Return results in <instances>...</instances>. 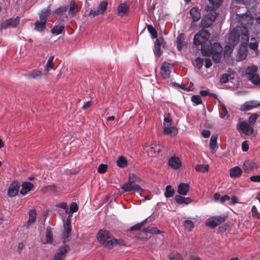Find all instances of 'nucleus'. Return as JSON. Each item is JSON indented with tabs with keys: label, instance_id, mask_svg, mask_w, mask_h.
Returning <instances> with one entry per match:
<instances>
[{
	"label": "nucleus",
	"instance_id": "nucleus-22",
	"mask_svg": "<svg viewBox=\"0 0 260 260\" xmlns=\"http://www.w3.org/2000/svg\"><path fill=\"white\" fill-rule=\"evenodd\" d=\"M189 189V185L187 183H181L178 186V192L181 196L187 194Z\"/></svg>",
	"mask_w": 260,
	"mask_h": 260
},
{
	"label": "nucleus",
	"instance_id": "nucleus-36",
	"mask_svg": "<svg viewBox=\"0 0 260 260\" xmlns=\"http://www.w3.org/2000/svg\"><path fill=\"white\" fill-rule=\"evenodd\" d=\"M209 3L212 6V8L207 7L206 9L207 11H210L212 9L218 7L221 3V0H208Z\"/></svg>",
	"mask_w": 260,
	"mask_h": 260
},
{
	"label": "nucleus",
	"instance_id": "nucleus-20",
	"mask_svg": "<svg viewBox=\"0 0 260 260\" xmlns=\"http://www.w3.org/2000/svg\"><path fill=\"white\" fill-rule=\"evenodd\" d=\"M71 232L70 221L67 220L64 223V232L62 233V239L63 242H66Z\"/></svg>",
	"mask_w": 260,
	"mask_h": 260
},
{
	"label": "nucleus",
	"instance_id": "nucleus-56",
	"mask_svg": "<svg viewBox=\"0 0 260 260\" xmlns=\"http://www.w3.org/2000/svg\"><path fill=\"white\" fill-rule=\"evenodd\" d=\"M144 222V221L140 222V223H138L135 224V225L131 227V230L137 231V230L140 229L143 226Z\"/></svg>",
	"mask_w": 260,
	"mask_h": 260
},
{
	"label": "nucleus",
	"instance_id": "nucleus-13",
	"mask_svg": "<svg viewBox=\"0 0 260 260\" xmlns=\"http://www.w3.org/2000/svg\"><path fill=\"white\" fill-rule=\"evenodd\" d=\"M68 250V247L67 246L59 248L54 254L52 260H64Z\"/></svg>",
	"mask_w": 260,
	"mask_h": 260
},
{
	"label": "nucleus",
	"instance_id": "nucleus-25",
	"mask_svg": "<svg viewBox=\"0 0 260 260\" xmlns=\"http://www.w3.org/2000/svg\"><path fill=\"white\" fill-rule=\"evenodd\" d=\"M42 73L38 70H34L29 72L25 75V77L28 79H41L42 77Z\"/></svg>",
	"mask_w": 260,
	"mask_h": 260
},
{
	"label": "nucleus",
	"instance_id": "nucleus-42",
	"mask_svg": "<svg viewBox=\"0 0 260 260\" xmlns=\"http://www.w3.org/2000/svg\"><path fill=\"white\" fill-rule=\"evenodd\" d=\"M174 190L171 185H167L166 188L165 196L166 198H170L173 196Z\"/></svg>",
	"mask_w": 260,
	"mask_h": 260
},
{
	"label": "nucleus",
	"instance_id": "nucleus-16",
	"mask_svg": "<svg viewBox=\"0 0 260 260\" xmlns=\"http://www.w3.org/2000/svg\"><path fill=\"white\" fill-rule=\"evenodd\" d=\"M19 185L18 181H14L11 183L8 189V195L10 197H15L18 193Z\"/></svg>",
	"mask_w": 260,
	"mask_h": 260
},
{
	"label": "nucleus",
	"instance_id": "nucleus-29",
	"mask_svg": "<svg viewBox=\"0 0 260 260\" xmlns=\"http://www.w3.org/2000/svg\"><path fill=\"white\" fill-rule=\"evenodd\" d=\"M53 241V233L51 228L48 227L45 233V241L43 242L44 244H51Z\"/></svg>",
	"mask_w": 260,
	"mask_h": 260
},
{
	"label": "nucleus",
	"instance_id": "nucleus-52",
	"mask_svg": "<svg viewBox=\"0 0 260 260\" xmlns=\"http://www.w3.org/2000/svg\"><path fill=\"white\" fill-rule=\"evenodd\" d=\"M258 115L256 113L252 114L249 117L248 121L250 124H254L255 123Z\"/></svg>",
	"mask_w": 260,
	"mask_h": 260
},
{
	"label": "nucleus",
	"instance_id": "nucleus-34",
	"mask_svg": "<svg viewBox=\"0 0 260 260\" xmlns=\"http://www.w3.org/2000/svg\"><path fill=\"white\" fill-rule=\"evenodd\" d=\"M108 6V2L106 1H102L99 5L97 10L100 15H103L106 11Z\"/></svg>",
	"mask_w": 260,
	"mask_h": 260
},
{
	"label": "nucleus",
	"instance_id": "nucleus-15",
	"mask_svg": "<svg viewBox=\"0 0 260 260\" xmlns=\"http://www.w3.org/2000/svg\"><path fill=\"white\" fill-rule=\"evenodd\" d=\"M259 168L257 164L250 160L245 161L243 164V168L245 172L249 173Z\"/></svg>",
	"mask_w": 260,
	"mask_h": 260
},
{
	"label": "nucleus",
	"instance_id": "nucleus-50",
	"mask_svg": "<svg viewBox=\"0 0 260 260\" xmlns=\"http://www.w3.org/2000/svg\"><path fill=\"white\" fill-rule=\"evenodd\" d=\"M191 101L193 103H195L196 105H199L202 103V99L200 95H194L191 98Z\"/></svg>",
	"mask_w": 260,
	"mask_h": 260
},
{
	"label": "nucleus",
	"instance_id": "nucleus-19",
	"mask_svg": "<svg viewBox=\"0 0 260 260\" xmlns=\"http://www.w3.org/2000/svg\"><path fill=\"white\" fill-rule=\"evenodd\" d=\"M190 15L193 22L198 21L201 18V13L197 7L192 8L189 11Z\"/></svg>",
	"mask_w": 260,
	"mask_h": 260
},
{
	"label": "nucleus",
	"instance_id": "nucleus-10",
	"mask_svg": "<svg viewBox=\"0 0 260 260\" xmlns=\"http://www.w3.org/2000/svg\"><path fill=\"white\" fill-rule=\"evenodd\" d=\"M121 188L124 191H134L140 193L143 190V189L140 185L129 181L124 183Z\"/></svg>",
	"mask_w": 260,
	"mask_h": 260
},
{
	"label": "nucleus",
	"instance_id": "nucleus-46",
	"mask_svg": "<svg viewBox=\"0 0 260 260\" xmlns=\"http://www.w3.org/2000/svg\"><path fill=\"white\" fill-rule=\"evenodd\" d=\"M57 189V187L55 185H51L44 187L43 188H42V191L44 192H46L48 191H51L54 192L56 191Z\"/></svg>",
	"mask_w": 260,
	"mask_h": 260
},
{
	"label": "nucleus",
	"instance_id": "nucleus-21",
	"mask_svg": "<svg viewBox=\"0 0 260 260\" xmlns=\"http://www.w3.org/2000/svg\"><path fill=\"white\" fill-rule=\"evenodd\" d=\"M149 147L151 151L153 152L154 154H158L161 150V146L156 141H152L151 142V144L149 145Z\"/></svg>",
	"mask_w": 260,
	"mask_h": 260
},
{
	"label": "nucleus",
	"instance_id": "nucleus-8",
	"mask_svg": "<svg viewBox=\"0 0 260 260\" xmlns=\"http://www.w3.org/2000/svg\"><path fill=\"white\" fill-rule=\"evenodd\" d=\"M237 129L246 136L250 135L253 133V128L245 121H239L237 124Z\"/></svg>",
	"mask_w": 260,
	"mask_h": 260
},
{
	"label": "nucleus",
	"instance_id": "nucleus-32",
	"mask_svg": "<svg viewBox=\"0 0 260 260\" xmlns=\"http://www.w3.org/2000/svg\"><path fill=\"white\" fill-rule=\"evenodd\" d=\"M46 23V22L40 20L36 21L34 24L35 30L39 32L43 31L45 28Z\"/></svg>",
	"mask_w": 260,
	"mask_h": 260
},
{
	"label": "nucleus",
	"instance_id": "nucleus-49",
	"mask_svg": "<svg viewBox=\"0 0 260 260\" xmlns=\"http://www.w3.org/2000/svg\"><path fill=\"white\" fill-rule=\"evenodd\" d=\"M147 29L153 38H157V32L152 26L150 25H148Z\"/></svg>",
	"mask_w": 260,
	"mask_h": 260
},
{
	"label": "nucleus",
	"instance_id": "nucleus-53",
	"mask_svg": "<svg viewBox=\"0 0 260 260\" xmlns=\"http://www.w3.org/2000/svg\"><path fill=\"white\" fill-rule=\"evenodd\" d=\"M229 75L227 74H223L220 79V81L221 83H226L229 81Z\"/></svg>",
	"mask_w": 260,
	"mask_h": 260
},
{
	"label": "nucleus",
	"instance_id": "nucleus-43",
	"mask_svg": "<svg viewBox=\"0 0 260 260\" xmlns=\"http://www.w3.org/2000/svg\"><path fill=\"white\" fill-rule=\"evenodd\" d=\"M117 164L120 168H124L127 166V160L124 157L121 156L117 159Z\"/></svg>",
	"mask_w": 260,
	"mask_h": 260
},
{
	"label": "nucleus",
	"instance_id": "nucleus-37",
	"mask_svg": "<svg viewBox=\"0 0 260 260\" xmlns=\"http://www.w3.org/2000/svg\"><path fill=\"white\" fill-rule=\"evenodd\" d=\"M258 43L254 38H251V42L249 44V47L251 49L253 50L258 54V51L257 49Z\"/></svg>",
	"mask_w": 260,
	"mask_h": 260
},
{
	"label": "nucleus",
	"instance_id": "nucleus-33",
	"mask_svg": "<svg viewBox=\"0 0 260 260\" xmlns=\"http://www.w3.org/2000/svg\"><path fill=\"white\" fill-rule=\"evenodd\" d=\"M53 60H54V56H51L49 57L46 64L45 66L44 70L47 72L48 73L50 70H53Z\"/></svg>",
	"mask_w": 260,
	"mask_h": 260
},
{
	"label": "nucleus",
	"instance_id": "nucleus-23",
	"mask_svg": "<svg viewBox=\"0 0 260 260\" xmlns=\"http://www.w3.org/2000/svg\"><path fill=\"white\" fill-rule=\"evenodd\" d=\"M52 13L49 7L43 9L39 13L40 20L46 22L47 18L51 16Z\"/></svg>",
	"mask_w": 260,
	"mask_h": 260
},
{
	"label": "nucleus",
	"instance_id": "nucleus-64",
	"mask_svg": "<svg viewBox=\"0 0 260 260\" xmlns=\"http://www.w3.org/2000/svg\"><path fill=\"white\" fill-rule=\"evenodd\" d=\"M210 132L209 130H203L202 132V134L205 138H208L210 135Z\"/></svg>",
	"mask_w": 260,
	"mask_h": 260
},
{
	"label": "nucleus",
	"instance_id": "nucleus-54",
	"mask_svg": "<svg viewBox=\"0 0 260 260\" xmlns=\"http://www.w3.org/2000/svg\"><path fill=\"white\" fill-rule=\"evenodd\" d=\"M196 66L199 69H200L202 66H203V59L200 58V57H198L196 58Z\"/></svg>",
	"mask_w": 260,
	"mask_h": 260
},
{
	"label": "nucleus",
	"instance_id": "nucleus-12",
	"mask_svg": "<svg viewBox=\"0 0 260 260\" xmlns=\"http://www.w3.org/2000/svg\"><path fill=\"white\" fill-rule=\"evenodd\" d=\"M172 68V64L169 62H165L162 63L160 68V74L164 78H169Z\"/></svg>",
	"mask_w": 260,
	"mask_h": 260
},
{
	"label": "nucleus",
	"instance_id": "nucleus-40",
	"mask_svg": "<svg viewBox=\"0 0 260 260\" xmlns=\"http://www.w3.org/2000/svg\"><path fill=\"white\" fill-rule=\"evenodd\" d=\"M169 258L170 260H183L182 255L175 252L170 253Z\"/></svg>",
	"mask_w": 260,
	"mask_h": 260
},
{
	"label": "nucleus",
	"instance_id": "nucleus-6",
	"mask_svg": "<svg viewBox=\"0 0 260 260\" xmlns=\"http://www.w3.org/2000/svg\"><path fill=\"white\" fill-rule=\"evenodd\" d=\"M172 119L169 114H166L164 118L163 133L171 137L176 136L178 132L177 127L172 124Z\"/></svg>",
	"mask_w": 260,
	"mask_h": 260
},
{
	"label": "nucleus",
	"instance_id": "nucleus-61",
	"mask_svg": "<svg viewBox=\"0 0 260 260\" xmlns=\"http://www.w3.org/2000/svg\"><path fill=\"white\" fill-rule=\"evenodd\" d=\"M251 211L252 213L253 216L255 217L258 218H259L258 213L257 211V209L255 206H252V207L251 208Z\"/></svg>",
	"mask_w": 260,
	"mask_h": 260
},
{
	"label": "nucleus",
	"instance_id": "nucleus-62",
	"mask_svg": "<svg viewBox=\"0 0 260 260\" xmlns=\"http://www.w3.org/2000/svg\"><path fill=\"white\" fill-rule=\"evenodd\" d=\"M248 145L247 141H244L242 144V148L243 151H247L248 149Z\"/></svg>",
	"mask_w": 260,
	"mask_h": 260
},
{
	"label": "nucleus",
	"instance_id": "nucleus-60",
	"mask_svg": "<svg viewBox=\"0 0 260 260\" xmlns=\"http://www.w3.org/2000/svg\"><path fill=\"white\" fill-rule=\"evenodd\" d=\"M250 179L252 182H260V175H256L251 176L250 177Z\"/></svg>",
	"mask_w": 260,
	"mask_h": 260
},
{
	"label": "nucleus",
	"instance_id": "nucleus-55",
	"mask_svg": "<svg viewBox=\"0 0 260 260\" xmlns=\"http://www.w3.org/2000/svg\"><path fill=\"white\" fill-rule=\"evenodd\" d=\"M107 169V166L104 164H101L98 167V172L100 173H105Z\"/></svg>",
	"mask_w": 260,
	"mask_h": 260
},
{
	"label": "nucleus",
	"instance_id": "nucleus-17",
	"mask_svg": "<svg viewBox=\"0 0 260 260\" xmlns=\"http://www.w3.org/2000/svg\"><path fill=\"white\" fill-rule=\"evenodd\" d=\"M169 166L173 169H178L181 166L180 159L176 156H172L169 160Z\"/></svg>",
	"mask_w": 260,
	"mask_h": 260
},
{
	"label": "nucleus",
	"instance_id": "nucleus-39",
	"mask_svg": "<svg viewBox=\"0 0 260 260\" xmlns=\"http://www.w3.org/2000/svg\"><path fill=\"white\" fill-rule=\"evenodd\" d=\"M78 11V8L77 5H75L74 1H72L70 3V9L69 11V15L72 16H74L76 13Z\"/></svg>",
	"mask_w": 260,
	"mask_h": 260
},
{
	"label": "nucleus",
	"instance_id": "nucleus-30",
	"mask_svg": "<svg viewBox=\"0 0 260 260\" xmlns=\"http://www.w3.org/2000/svg\"><path fill=\"white\" fill-rule=\"evenodd\" d=\"M129 9V7L124 3H121L117 8V14L119 16H123Z\"/></svg>",
	"mask_w": 260,
	"mask_h": 260
},
{
	"label": "nucleus",
	"instance_id": "nucleus-7",
	"mask_svg": "<svg viewBox=\"0 0 260 260\" xmlns=\"http://www.w3.org/2000/svg\"><path fill=\"white\" fill-rule=\"evenodd\" d=\"M227 217L228 216L225 214L211 216L206 219L205 224L206 226L214 229L217 225L224 222Z\"/></svg>",
	"mask_w": 260,
	"mask_h": 260
},
{
	"label": "nucleus",
	"instance_id": "nucleus-44",
	"mask_svg": "<svg viewBox=\"0 0 260 260\" xmlns=\"http://www.w3.org/2000/svg\"><path fill=\"white\" fill-rule=\"evenodd\" d=\"M196 170L198 172H206L209 170V166L208 165H198L196 167Z\"/></svg>",
	"mask_w": 260,
	"mask_h": 260
},
{
	"label": "nucleus",
	"instance_id": "nucleus-14",
	"mask_svg": "<svg viewBox=\"0 0 260 260\" xmlns=\"http://www.w3.org/2000/svg\"><path fill=\"white\" fill-rule=\"evenodd\" d=\"M260 106V102L251 101H248L241 105L240 110L241 111H249L252 108H257Z\"/></svg>",
	"mask_w": 260,
	"mask_h": 260
},
{
	"label": "nucleus",
	"instance_id": "nucleus-47",
	"mask_svg": "<svg viewBox=\"0 0 260 260\" xmlns=\"http://www.w3.org/2000/svg\"><path fill=\"white\" fill-rule=\"evenodd\" d=\"M67 10V7L66 6L60 7L57 9H56L54 12L52 13V15H54L56 14L60 15L66 12Z\"/></svg>",
	"mask_w": 260,
	"mask_h": 260
},
{
	"label": "nucleus",
	"instance_id": "nucleus-51",
	"mask_svg": "<svg viewBox=\"0 0 260 260\" xmlns=\"http://www.w3.org/2000/svg\"><path fill=\"white\" fill-rule=\"evenodd\" d=\"M78 210V206L76 203H72L70 205L69 214L71 216L74 212H76Z\"/></svg>",
	"mask_w": 260,
	"mask_h": 260
},
{
	"label": "nucleus",
	"instance_id": "nucleus-59",
	"mask_svg": "<svg viewBox=\"0 0 260 260\" xmlns=\"http://www.w3.org/2000/svg\"><path fill=\"white\" fill-rule=\"evenodd\" d=\"M100 15L98 10L96 9L91 10L88 13V16L91 18H93L94 16Z\"/></svg>",
	"mask_w": 260,
	"mask_h": 260
},
{
	"label": "nucleus",
	"instance_id": "nucleus-9",
	"mask_svg": "<svg viewBox=\"0 0 260 260\" xmlns=\"http://www.w3.org/2000/svg\"><path fill=\"white\" fill-rule=\"evenodd\" d=\"M217 16V14L215 12L206 15L201 22V26L203 27H209L215 20Z\"/></svg>",
	"mask_w": 260,
	"mask_h": 260
},
{
	"label": "nucleus",
	"instance_id": "nucleus-2",
	"mask_svg": "<svg viewBox=\"0 0 260 260\" xmlns=\"http://www.w3.org/2000/svg\"><path fill=\"white\" fill-rule=\"evenodd\" d=\"M237 18L241 24V31L240 37L241 38V44L240 46L237 56V60L241 61L246 58L248 50L247 43L249 41V31L253 27L254 19L249 12L246 14H237Z\"/></svg>",
	"mask_w": 260,
	"mask_h": 260
},
{
	"label": "nucleus",
	"instance_id": "nucleus-5",
	"mask_svg": "<svg viewBox=\"0 0 260 260\" xmlns=\"http://www.w3.org/2000/svg\"><path fill=\"white\" fill-rule=\"evenodd\" d=\"M257 66L252 65L242 68L241 73L243 76L245 77L255 85L260 87V78L257 74Z\"/></svg>",
	"mask_w": 260,
	"mask_h": 260
},
{
	"label": "nucleus",
	"instance_id": "nucleus-58",
	"mask_svg": "<svg viewBox=\"0 0 260 260\" xmlns=\"http://www.w3.org/2000/svg\"><path fill=\"white\" fill-rule=\"evenodd\" d=\"M238 199L236 196H232V198H230V200L229 201V204L230 205H234L236 203H238Z\"/></svg>",
	"mask_w": 260,
	"mask_h": 260
},
{
	"label": "nucleus",
	"instance_id": "nucleus-24",
	"mask_svg": "<svg viewBox=\"0 0 260 260\" xmlns=\"http://www.w3.org/2000/svg\"><path fill=\"white\" fill-rule=\"evenodd\" d=\"M34 184L30 182H24L22 184V188L20 190V193L22 195H25L28 192L32 190Z\"/></svg>",
	"mask_w": 260,
	"mask_h": 260
},
{
	"label": "nucleus",
	"instance_id": "nucleus-63",
	"mask_svg": "<svg viewBox=\"0 0 260 260\" xmlns=\"http://www.w3.org/2000/svg\"><path fill=\"white\" fill-rule=\"evenodd\" d=\"M230 200V197L228 195H224L222 197H221V198H220V202L221 203H223L226 201H229Z\"/></svg>",
	"mask_w": 260,
	"mask_h": 260
},
{
	"label": "nucleus",
	"instance_id": "nucleus-3",
	"mask_svg": "<svg viewBox=\"0 0 260 260\" xmlns=\"http://www.w3.org/2000/svg\"><path fill=\"white\" fill-rule=\"evenodd\" d=\"M97 239L101 244L109 249L112 248L117 245H124L123 240L113 238L112 235L106 230L100 231L97 234Z\"/></svg>",
	"mask_w": 260,
	"mask_h": 260
},
{
	"label": "nucleus",
	"instance_id": "nucleus-45",
	"mask_svg": "<svg viewBox=\"0 0 260 260\" xmlns=\"http://www.w3.org/2000/svg\"><path fill=\"white\" fill-rule=\"evenodd\" d=\"M141 179L138 177L135 174H129L128 175V181L131 183L140 182Z\"/></svg>",
	"mask_w": 260,
	"mask_h": 260
},
{
	"label": "nucleus",
	"instance_id": "nucleus-18",
	"mask_svg": "<svg viewBox=\"0 0 260 260\" xmlns=\"http://www.w3.org/2000/svg\"><path fill=\"white\" fill-rule=\"evenodd\" d=\"M217 136L213 135L210 140L209 148L212 153H214L218 149V146L217 144Z\"/></svg>",
	"mask_w": 260,
	"mask_h": 260
},
{
	"label": "nucleus",
	"instance_id": "nucleus-48",
	"mask_svg": "<svg viewBox=\"0 0 260 260\" xmlns=\"http://www.w3.org/2000/svg\"><path fill=\"white\" fill-rule=\"evenodd\" d=\"M145 232L153 234H160L161 233L159 230L154 227L146 228L145 229Z\"/></svg>",
	"mask_w": 260,
	"mask_h": 260
},
{
	"label": "nucleus",
	"instance_id": "nucleus-41",
	"mask_svg": "<svg viewBox=\"0 0 260 260\" xmlns=\"http://www.w3.org/2000/svg\"><path fill=\"white\" fill-rule=\"evenodd\" d=\"M183 225L186 230L190 232L194 228V223L190 220H186L183 222Z\"/></svg>",
	"mask_w": 260,
	"mask_h": 260
},
{
	"label": "nucleus",
	"instance_id": "nucleus-11",
	"mask_svg": "<svg viewBox=\"0 0 260 260\" xmlns=\"http://www.w3.org/2000/svg\"><path fill=\"white\" fill-rule=\"evenodd\" d=\"M20 18L17 16L14 18L7 19L1 24L2 29H7L9 27H15L19 24Z\"/></svg>",
	"mask_w": 260,
	"mask_h": 260
},
{
	"label": "nucleus",
	"instance_id": "nucleus-38",
	"mask_svg": "<svg viewBox=\"0 0 260 260\" xmlns=\"http://www.w3.org/2000/svg\"><path fill=\"white\" fill-rule=\"evenodd\" d=\"M64 29V26L62 25H55L51 30V33L54 35L57 36L62 33Z\"/></svg>",
	"mask_w": 260,
	"mask_h": 260
},
{
	"label": "nucleus",
	"instance_id": "nucleus-31",
	"mask_svg": "<svg viewBox=\"0 0 260 260\" xmlns=\"http://www.w3.org/2000/svg\"><path fill=\"white\" fill-rule=\"evenodd\" d=\"M162 42V39L161 42H160L159 39H157L154 43L155 52L156 55H158V56H159L162 53V51L160 47L161 46H164Z\"/></svg>",
	"mask_w": 260,
	"mask_h": 260
},
{
	"label": "nucleus",
	"instance_id": "nucleus-28",
	"mask_svg": "<svg viewBox=\"0 0 260 260\" xmlns=\"http://www.w3.org/2000/svg\"><path fill=\"white\" fill-rule=\"evenodd\" d=\"M242 173V170L239 167H235L230 170V175L231 178L239 177Z\"/></svg>",
	"mask_w": 260,
	"mask_h": 260
},
{
	"label": "nucleus",
	"instance_id": "nucleus-35",
	"mask_svg": "<svg viewBox=\"0 0 260 260\" xmlns=\"http://www.w3.org/2000/svg\"><path fill=\"white\" fill-rule=\"evenodd\" d=\"M177 47L179 50H181L185 45L184 37L183 35L180 34L177 38Z\"/></svg>",
	"mask_w": 260,
	"mask_h": 260
},
{
	"label": "nucleus",
	"instance_id": "nucleus-57",
	"mask_svg": "<svg viewBox=\"0 0 260 260\" xmlns=\"http://www.w3.org/2000/svg\"><path fill=\"white\" fill-rule=\"evenodd\" d=\"M222 109L224 112L223 114L220 115L221 118L224 119H228L229 117V115L228 114V111L226 109L225 107L224 106H222Z\"/></svg>",
	"mask_w": 260,
	"mask_h": 260
},
{
	"label": "nucleus",
	"instance_id": "nucleus-1",
	"mask_svg": "<svg viewBox=\"0 0 260 260\" xmlns=\"http://www.w3.org/2000/svg\"><path fill=\"white\" fill-rule=\"evenodd\" d=\"M210 34L205 30H200L194 37L193 42L196 46H201V51L204 55L212 56L214 62H220L222 57L223 49L220 44L218 43H215L211 45L209 40Z\"/></svg>",
	"mask_w": 260,
	"mask_h": 260
},
{
	"label": "nucleus",
	"instance_id": "nucleus-27",
	"mask_svg": "<svg viewBox=\"0 0 260 260\" xmlns=\"http://www.w3.org/2000/svg\"><path fill=\"white\" fill-rule=\"evenodd\" d=\"M36 220V212L34 209H31L29 211V218L27 221L26 226L29 228L31 225L35 222Z\"/></svg>",
	"mask_w": 260,
	"mask_h": 260
},
{
	"label": "nucleus",
	"instance_id": "nucleus-4",
	"mask_svg": "<svg viewBox=\"0 0 260 260\" xmlns=\"http://www.w3.org/2000/svg\"><path fill=\"white\" fill-rule=\"evenodd\" d=\"M241 31V27L237 26L230 33L228 37L226 45L224 48V55H230L233 51L232 48L235 46L239 42L240 32Z\"/></svg>",
	"mask_w": 260,
	"mask_h": 260
},
{
	"label": "nucleus",
	"instance_id": "nucleus-26",
	"mask_svg": "<svg viewBox=\"0 0 260 260\" xmlns=\"http://www.w3.org/2000/svg\"><path fill=\"white\" fill-rule=\"evenodd\" d=\"M175 200L178 204L188 205L192 202L190 198L182 197L180 195H176L175 197Z\"/></svg>",
	"mask_w": 260,
	"mask_h": 260
}]
</instances>
